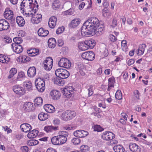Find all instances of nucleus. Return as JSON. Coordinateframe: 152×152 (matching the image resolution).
<instances>
[{
  "label": "nucleus",
  "instance_id": "f257e3e1",
  "mask_svg": "<svg viewBox=\"0 0 152 152\" xmlns=\"http://www.w3.org/2000/svg\"><path fill=\"white\" fill-rule=\"evenodd\" d=\"M104 30L103 25H99V21L97 18L92 17L83 24L81 29V34L83 36L87 35H93L97 33L101 34Z\"/></svg>",
  "mask_w": 152,
  "mask_h": 152
},
{
  "label": "nucleus",
  "instance_id": "f03ea898",
  "mask_svg": "<svg viewBox=\"0 0 152 152\" xmlns=\"http://www.w3.org/2000/svg\"><path fill=\"white\" fill-rule=\"evenodd\" d=\"M80 42L82 43L79 45V49L82 51L86 50L89 48L92 49L96 45L95 41L92 39Z\"/></svg>",
  "mask_w": 152,
  "mask_h": 152
},
{
  "label": "nucleus",
  "instance_id": "7ed1b4c3",
  "mask_svg": "<svg viewBox=\"0 0 152 152\" xmlns=\"http://www.w3.org/2000/svg\"><path fill=\"white\" fill-rule=\"evenodd\" d=\"M76 115V113L74 111L69 110L64 112L61 114V117L64 121H68L73 118Z\"/></svg>",
  "mask_w": 152,
  "mask_h": 152
},
{
  "label": "nucleus",
  "instance_id": "20e7f679",
  "mask_svg": "<svg viewBox=\"0 0 152 152\" xmlns=\"http://www.w3.org/2000/svg\"><path fill=\"white\" fill-rule=\"evenodd\" d=\"M82 58L89 61H92L95 58L94 53L91 51H87L83 53L82 55Z\"/></svg>",
  "mask_w": 152,
  "mask_h": 152
},
{
  "label": "nucleus",
  "instance_id": "39448f33",
  "mask_svg": "<svg viewBox=\"0 0 152 152\" xmlns=\"http://www.w3.org/2000/svg\"><path fill=\"white\" fill-rule=\"evenodd\" d=\"M12 89L15 93L19 95H22L26 92L25 89L19 85H16L13 86Z\"/></svg>",
  "mask_w": 152,
  "mask_h": 152
},
{
  "label": "nucleus",
  "instance_id": "423d86ee",
  "mask_svg": "<svg viewBox=\"0 0 152 152\" xmlns=\"http://www.w3.org/2000/svg\"><path fill=\"white\" fill-rule=\"evenodd\" d=\"M9 23L4 19H0V31H7L10 28Z\"/></svg>",
  "mask_w": 152,
  "mask_h": 152
},
{
  "label": "nucleus",
  "instance_id": "0eeeda50",
  "mask_svg": "<svg viewBox=\"0 0 152 152\" xmlns=\"http://www.w3.org/2000/svg\"><path fill=\"white\" fill-rule=\"evenodd\" d=\"M115 134L110 132H105L103 133L102 137L103 139L106 140H109L113 139L115 137Z\"/></svg>",
  "mask_w": 152,
  "mask_h": 152
},
{
  "label": "nucleus",
  "instance_id": "6e6552de",
  "mask_svg": "<svg viewBox=\"0 0 152 152\" xmlns=\"http://www.w3.org/2000/svg\"><path fill=\"white\" fill-rule=\"evenodd\" d=\"M88 134V132L83 130H78L74 132V135L78 137H84L86 136Z\"/></svg>",
  "mask_w": 152,
  "mask_h": 152
},
{
  "label": "nucleus",
  "instance_id": "1a4fd4ad",
  "mask_svg": "<svg viewBox=\"0 0 152 152\" xmlns=\"http://www.w3.org/2000/svg\"><path fill=\"white\" fill-rule=\"evenodd\" d=\"M11 46L13 51L17 54L20 53L23 51V47L20 45L12 44Z\"/></svg>",
  "mask_w": 152,
  "mask_h": 152
},
{
  "label": "nucleus",
  "instance_id": "9d476101",
  "mask_svg": "<svg viewBox=\"0 0 152 152\" xmlns=\"http://www.w3.org/2000/svg\"><path fill=\"white\" fill-rule=\"evenodd\" d=\"M130 150L132 152H141V148L136 144L130 143L129 145Z\"/></svg>",
  "mask_w": 152,
  "mask_h": 152
},
{
  "label": "nucleus",
  "instance_id": "9b49d317",
  "mask_svg": "<svg viewBox=\"0 0 152 152\" xmlns=\"http://www.w3.org/2000/svg\"><path fill=\"white\" fill-rule=\"evenodd\" d=\"M23 108L25 111L28 112L35 109L33 104L30 102L25 103L23 105Z\"/></svg>",
  "mask_w": 152,
  "mask_h": 152
},
{
  "label": "nucleus",
  "instance_id": "f8f14e48",
  "mask_svg": "<svg viewBox=\"0 0 152 152\" xmlns=\"http://www.w3.org/2000/svg\"><path fill=\"white\" fill-rule=\"evenodd\" d=\"M50 95L53 99L57 100L59 99L61 94L59 91L53 90L50 92Z\"/></svg>",
  "mask_w": 152,
  "mask_h": 152
},
{
  "label": "nucleus",
  "instance_id": "ddd939ff",
  "mask_svg": "<svg viewBox=\"0 0 152 152\" xmlns=\"http://www.w3.org/2000/svg\"><path fill=\"white\" fill-rule=\"evenodd\" d=\"M20 128L22 131L25 132H27L30 131L32 129L31 126L27 123L22 124L20 126Z\"/></svg>",
  "mask_w": 152,
  "mask_h": 152
},
{
  "label": "nucleus",
  "instance_id": "4468645a",
  "mask_svg": "<svg viewBox=\"0 0 152 152\" xmlns=\"http://www.w3.org/2000/svg\"><path fill=\"white\" fill-rule=\"evenodd\" d=\"M4 18L8 20L11 19L13 17V13L12 10L9 9H6L4 13Z\"/></svg>",
  "mask_w": 152,
  "mask_h": 152
},
{
  "label": "nucleus",
  "instance_id": "2eb2a0df",
  "mask_svg": "<svg viewBox=\"0 0 152 152\" xmlns=\"http://www.w3.org/2000/svg\"><path fill=\"white\" fill-rule=\"evenodd\" d=\"M36 74V70L35 68L34 67H30L27 71V74L28 76L32 77L34 76Z\"/></svg>",
  "mask_w": 152,
  "mask_h": 152
},
{
  "label": "nucleus",
  "instance_id": "dca6fc26",
  "mask_svg": "<svg viewBox=\"0 0 152 152\" xmlns=\"http://www.w3.org/2000/svg\"><path fill=\"white\" fill-rule=\"evenodd\" d=\"M49 34L48 30L42 27L39 28L38 31V35L41 37H45L47 36Z\"/></svg>",
  "mask_w": 152,
  "mask_h": 152
},
{
  "label": "nucleus",
  "instance_id": "f3484780",
  "mask_svg": "<svg viewBox=\"0 0 152 152\" xmlns=\"http://www.w3.org/2000/svg\"><path fill=\"white\" fill-rule=\"evenodd\" d=\"M45 64H47L48 65L49 70H51L52 68L53 64V60L51 57H47L43 62Z\"/></svg>",
  "mask_w": 152,
  "mask_h": 152
},
{
  "label": "nucleus",
  "instance_id": "a211bd4d",
  "mask_svg": "<svg viewBox=\"0 0 152 152\" xmlns=\"http://www.w3.org/2000/svg\"><path fill=\"white\" fill-rule=\"evenodd\" d=\"M44 108L47 112L50 113H53L55 110V107L51 104H45L44 106Z\"/></svg>",
  "mask_w": 152,
  "mask_h": 152
},
{
  "label": "nucleus",
  "instance_id": "6ab92c4d",
  "mask_svg": "<svg viewBox=\"0 0 152 152\" xmlns=\"http://www.w3.org/2000/svg\"><path fill=\"white\" fill-rule=\"evenodd\" d=\"M42 15L40 14H37V15H34L33 16L31 21L33 23L36 24L39 23L41 20Z\"/></svg>",
  "mask_w": 152,
  "mask_h": 152
},
{
  "label": "nucleus",
  "instance_id": "aec40b11",
  "mask_svg": "<svg viewBox=\"0 0 152 152\" xmlns=\"http://www.w3.org/2000/svg\"><path fill=\"white\" fill-rule=\"evenodd\" d=\"M31 58L29 57L26 56H20L17 59L18 61H21L22 63H25L30 61Z\"/></svg>",
  "mask_w": 152,
  "mask_h": 152
},
{
  "label": "nucleus",
  "instance_id": "412c9836",
  "mask_svg": "<svg viewBox=\"0 0 152 152\" xmlns=\"http://www.w3.org/2000/svg\"><path fill=\"white\" fill-rule=\"evenodd\" d=\"M39 131L37 130L34 129L29 132L27 134V137L29 138H34L37 136Z\"/></svg>",
  "mask_w": 152,
  "mask_h": 152
},
{
  "label": "nucleus",
  "instance_id": "4be33fe9",
  "mask_svg": "<svg viewBox=\"0 0 152 152\" xmlns=\"http://www.w3.org/2000/svg\"><path fill=\"white\" fill-rule=\"evenodd\" d=\"M16 21L19 26H23L25 24V20L21 16H18L16 17Z\"/></svg>",
  "mask_w": 152,
  "mask_h": 152
},
{
  "label": "nucleus",
  "instance_id": "5701e85b",
  "mask_svg": "<svg viewBox=\"0 0 152 152\" xmlns=\"http://www.w3.org/2000/svg\"><path fill=\"white\" fill-rule=\"evenodd\" d=\"M80 21L79 18L74 19L70 24V27L72 28L76 27L80 23Z\"/></svg>",
  "mask_w": 152,
  "mask_h": 152
},
{
  "label": "nucleus",
  "instance_id": "b1692460",
  "mask_svg": "<svg viewBox=\"0 0 152 152\" xmlns=\"http://www.w3.org/2000/svg\"><path fill=\"white\" fill-rule=\"evenodd\" d=\"M56 45V42L55 39L53 38H50L48 41V45L49 48H54Z\"/></svg>",
  "mask_w": 152,
  "mask_h": 152
},
{
  "label": "nucleus",
  "instance_id": "393cba45",
  "mask_svg": "<svg viewBox=\"0 0 152 152\" xmlns=\"http://www.w3.org/2000/svg\"><path fill=\"white\" fill-rule=\"evenodd\" d=\"M58 126H46L44 127V130L47 132H52L53 131H56L58 129Z\"/></svg>",
  "mask_w": 152,
  "mask_h": 152
},
{
  "label": "nucleus",
  "instance_id": "a878e982",
  "mask_svg": "<svg viewBox=\"0 0 152 152\" xmlns=\"http://www.w3.org/2000/svg\"><path fill=\"white\" fill-rule=\"evenodd\" d=\"M146 47V45L144 44H142L139 45L137 53L138 55L141 56L143 54Z\"/></svg>",
  "mask_w": 152,
  "mask_h": 152
},
{
  "label": "nucleus",
  "instance_id": "bb28decb",
  "mask_svg": "<svg viewBox=\"0 0 152 152\" xmlns=\"http://www.w3.org/2000/svg\"><path fill=\"white\" fill-rule=\"evenodd\" d=\"M49 116L47 113L43 112L40 113L38 115V118L39 119L42 121H45L49 118Z\"/></svg>",
  "mask_w": 152,
  "mask_h": 152
},
{
  "label": "nucleus",
  "instance_id": "cd10ccee",
  "mask_svg": "<svg viewBox=\"0 0 152 152\" xmlns=\"http://www.w3.org/2000/svg\"><path fill=\"white\" fill-rule=\"evenodd\" d=\"M54 83L59 86H63L65 83L64 79L59 77H56L54 81Z\"/></svg>",
  "mask_w": 152,
  "mask_h": 152
},
{
  "label": "nucleus",
  "instance_id": "c85d7f7f",
  "mask_svg": "<svg viewBox=\"0 0 152 152\" xmlns=\"http://www.w3.org/2000/svg\"><path fill=\"white\" fill-rule=\"evenodd\" d=\"M60 138L58 136H54L51 139V142L54 145H60Z\"/></svg>",
  "mask_w": 152,
  "mask_h": 152
},
{
  "label": "nucleus",
  "instance_id": "c756f323",
  "mask_svg": "<svg viewBox=\"0 0 152 152\" xmlns=\"http://www.w3.org/2000/svg\"><path fill=\"white\" fill-rule=\"evenodd\" d=\"M47 79V78L44 79L38 78L35 81V85H39L42 84H45V81Z\"/></svg>",
  "mask_w": 152,
  "mask_h": 152
},
{
  "label": "nucleus",
  "instance_id": "7c9ffc66",
  "mask_svg": "<svg viewBox=\"0 0 152 152\" xmlns=\"http://www.w3.org/2000/svg\"><path fill=\"white\" fill-rule=\"evenodd\" d=\"M113 150L115 152H124L125 149L121 145H118L116 146H114Z\"/></svg>",
  "mask_w": 152,
  "mask_h": 152
},
{
  "label": "nucleus",
  "instance_id": "2f4dec72",
  "mask_svg": "<svg viewBox=\"0 0 152 152\" xmlns=\"http://www.w3.org/2000/svg\"><path fill=\"white\" fill-rule=\"evenodd\" d=\"M34 102L37 106L40 107L42 104L43 99L40 97H38L35 99Z\"/></svg>",
  "mask_w": 152,
  "mask_h": 152
},
{
  "label": "nucleus",
  "instance_id": "473e14b6",
  "mask_svg": "<svg viewBox=\"0 0 152 152\" xmlns=\"http://www.w3.org/2000/svg\"><path fill=\"white\" fill-rule=\"evenodd\" d=\"M62 73L59 77L63 79L67 78L69 75V72L65 69H64L63 72H62Z\"/></svg>",
  "mask_w": 152,
  "mask_h": 152
},
{
  "label": "nucleus",
  "instance_id": "72a5a7b5",
  "mask_svg": "<svg viewBox=\"0 0 152 152\" xmlns=\"http://www.w3.org/2000/svg\"><path fill=\"white\" fill-rule=\"evenodd\" d=\"M38 143V141L37 140H31L27 141V144L29 146H33L37 145Z\"/></svg>",
  "mask_w": 152,
  "mask_h": 152
},
{
  "label": "nucleus",
  "instance_id": "f704fd0d",
  "mask_svg": "<svg viewBox=\"0 0 152 152\" xmlns=\"http://www.w3.org/2000/svg\"><path fill=\"white\" fill-rule=\"evenodd\" d=\"M17 72V69L15 68H12L10 71V75L8 76L9 79H10Z\"/></svg>",
  "mask_w": 152,
  "mask_h": 152
},
{
  "label": "nucleus",
  "instance_id": "c9c22d12",
  "mask_svg": "<svg viewBox=\"0 0 152 152\" xmlns=\"http://www.w3.org/2000/svg\"><path fill=\"white\" fill-rule=\"evenodd\" d=\"M23 85L25 86L28 91L32 90V85L30 81H26L23 83Z\"/></svg>",
  "mask_w": 152,
  "mask_h": 152
},
{
  "label": "nucleus",
  "instance_id": "e433bc0d",
  "mask_svg": "<svg viewBox=\"0 0 152 152\" xmlns=\"http://www.w3.org/2000/svg\"><path fill=\"white\" fill-rule=\"evenodd\" d=\"M13 41L14 43L12 44H15L17 45L23 42V39L21 37H16L13 39Z\"/></svg>",
  "mask_w": 152,
  "mask_h": 152
},
{
  "label": "nucleus",
  "instance_id": "4c0bfd02",
  "mask_svg": "<svg viewBox=\"0 0 152 152\" xmlns=\"http://www.w3.org/2000/svg\"><path fill=\"white\" fill-rule=\"evenodd\" d=\"M38 5L36 0H35L34 2L31 5H29V7L32 10H38Z\"/></svg>",
  "mask_w": 152,
  "mask_h": 152
},
{
  "label": "nucleus",
  "instance_id": "58836bf2",
  "mask_svg": "<svg viewBox=\"0 0 152 152\" xmlns=\"http://www.w3.org/2000/svg\"><path fill=\"white\" fill-rule=\"evenodd\" d=\"M108 86H111L112 87H114V84L115 82V79L113 77H112L109 78Z\"/></svg>",
  "mask_w": 152,
  "mask_h": 152
},
{
  "label": "nucleus",
  "instance_id": "ea45409f",
  "mask_svg": "<svg viewBox=\"0 0 152 152\" xmlns=\"http://www.w3.org/2000/svg\"><path fill=\"white\" fill-rule=\"evenodd\" d=\"M80 148V152H87L89 150V147L85 145L81 146Z\"/></svg>",
  "mask_w": 152,
  "mask_h": 152
},
{
  "label": "nucleus",
  "instance_id": "a19ab883",
  "mask_svg": "<svg viewBox=\"0 0 152 152\" xmlns=\"http://www.w3.org/2000/svg\"><path fill=\"white\" fill-rule=\"evenodd\" d=\"M35 86L37 90L39 92H42L45 89V84H42L39 85H36Z\"/></svg>",
  "mask_w": 152,
  "mask_h": 152
},
{
  "label": "nucleus",
  "instance_id": "79ce46f5",
  "mask_svg": "<svg viewBox=\"0 0 152 152\" xmlns=\"http://www.w3.org/2000/svg\"><path fill=\"white\" fill-rule=\"evenodd\" d=\"M61 4L59 1L58 0L55 1L52 5V7L55 9L58 8L60 6Z\"/></svg>",
  "mask_w": 152,
  "mask_h": 152
},
{
  "label": "nucleus",
  "instance_id": "37998d69",
  "mask_svg": "<svg viewBox=\"0 0 152 152\" xmlns=\"http://www.w3.org/2000/svg\"><path fill=\"white\" fill-rule=\"evenodd\" d=\"M58 134V137L60 139H61V137H67L69 135L68 133L67 132L65 131H60L59 132Z\"/></svg>",
  "mask_w": 152,
  "mask_h": 152
},
{
  "label": "nucleus",
  "instance_id": "c03bdc74",
  "mask_svg": "<svg viewBox=\"0 0 152 152\" xmlns=\"http://www.w3.org/2000/svg\"><path fill=\"white\" fill-rule=\"evenodd\" d=\"M31 51V50H27V53H28V54L29 55L33 53L34 54L32 56H36L39 53V50L38 49H33V51L32 52L29 53V52H30Z\"/></svg>",
  "mask_w": 152,
  "mask_h": 152
},
{
  "label": "nucleus",
  "instance_id": "a18cd8bd",
  "mask_svg": "<svg viewBox=\"0 0 152 152\" xmlns=\"http://www.w3.org/2000/svg\"><path fill=\"white\" fill-rule=\"evenodd\" d=\"M74 11L73 9L70 8L64 12V14L66 15H71L74 14Z\"/></svg>",
  "mask_w": 152,
  "mask_h": 152
},
{
  "label": "nucleus",
  "instance_id": "49530a36",
  "mask_svg": "<svg viewBox=\"0 0 152 152\" xmlns=\"http://www.w3.org/2000/svg\"><path fill=\"white\" fill-rule=\"evenodd\" d=\"M65 69H57L55 72V74L57 77H60L62 72H63Z\"/></svg>",
  "mask_w": 152,
  "mask_h": 152
},
{
  "label": "nucleus",
  "instance_id": "de8ad7c7",
  "mask_svg": "<svg viewBox=\"0 0 152 152\" xmlns=\"http://www.w3.org/2000/svg\"><path fill=\"white\" fill-rule=\"evenodd\" d=\"M71 66V63L70 61L66 58L64 67L66 69H69Z\"/></svg>",
  "mask_w": 152,
  "mask_h": 152
},
{
  "label": "nucleus",
  "instance_id": "09e8293b",
  "mask_svg": "<svg viewBox=\"0 0 152 152\" xmlns=\"http://www.w3.org/2000/svg\"><path fill=\"white\" fill-rule=\"evenodd\" d=\"M115 98L117 99H121L122 97V93L121 91L118 90L115 94Z\"/></svg>",
  "mask_w": 152,
  "mask_h": 152
},
{
  "label": "nucleus",
  "instance_id": "8fccbe9b",
  "mask_svg": "<svg viewBox=\"0 0 152 152\" xmlns=\"http://www.w3.org/2000/svg\"><path fill=\"white\" fill-rule=\"evenodd\" d=\"M71 141L75 145H77L80 143V140L79 137H77L73 138Z\"/></svg>",
  "mask_w": 152,
  "mask_h": 152
},
{
  "label": "nucleus",
  "instance_id": "3c124183",
  "mask_svg": "<svg viewBox=\"0 0 152 152\" xmlns=\"http://www.w3.org/2000/svg\"><path fill=\"white\" fill-rule=\"evenodd\" d=\"M66 58H62L60 59V61L58 62V65L60 67H64V66Z\"/></svg>",
  "mask_w": 152,
  "mask_h": 152
},
{
  "label": "nucleus",
  "instance_id": "603ef678",
  "mask_svg": "<svg viewBox=\"0 0 152 152\" xmlns=\"http://www.w3.org/2000/svg\"><path fill=\"white\" fill-rule=\"evenodd\" d=\"M94 130L98 132L103 130V128L99 125H96L94 126Z\"/></svg>",
  "mask_w": 152,
  "mask_h": 152
},
{
  "label": "nucleus",
  "instance_id": "864d4df0",
  "mask_svg": "<svg viewBox=\"0 0 152 152\" xmlns=\"http://www.w3.org/2000/svg\"><path fill=\"white\" fill-rule=\"evenodd\" d=\"M88 87V96L90 97L93 94V86L92 85H90L87 86Z\"/></svg>",
  "mask_w": 152,
  "mask_h": 152
},
{
  "label": "nucleus",
  "instance_id": "5fc2aeb1",
  "mask_svg": "<svg viewBox=\"0 0 152 152\" xmlns=\"http://www.w3.org/2000/svg\"><path fill=\"white\" fill-rule=\"evenodd\" d=\"M74 90V88L72 86H68L66 88H65L63 90L64 92H73Z\"/></svg>",
  "mask_w": 152,
  "mask_h": 152
},
{
  "label": "nucleus",
  "instance_id": "6e6d98bb",
  "mask_svg": "<svg viewBox=\"0 0 152 152\" xmlns=\"http://www.w3.org/2000/svg\"><path fill=\"white\" fill-rule=\"evenodd\" d=\"M26 0H23L21 3L20 4V8L21 9V10L22 9H23L24 7H26L28 5L29 6L28 4V2H25Z\"/></svg>",
  "mask_w": 152,
  "mask_h": 152
},
{
  "label": "nucleus",
  "instance_id": "4d7b16f0",
  "mask_svg": "<svg viewBox=\"0 0 152 152\" xmlns=\"http://www.w3.org/2000/svg\"><path fill=\"white\" fill-rule=\"evenodd\" d=\"M133 94H134V96L136 98L138 99H140V94L138 90H134L133 92Z\"/></svg>",
  "mask_w": 152,
  "mask_h": 152
},
{
  "label": "nucleus",
  "instance_id": "13d9d810",
  "mask_svg": "<svg viewBox=\"0 0 152 152\" xmlns=\"http://www.w3.org/2000/svg\"><path fill=\"white\" fill-rule=\"evenodd\" d=\"M57 20L56 18L54 16H53L50 18L48 22H52L53 23H54L56 24Z\"/></svg>",
  "mask_w": 152,
  "mask_h": 152
},
{
  "label": "nucleus",
  "instance_id": "bf43d9fd",
  "mask_svg": "<svg viewBox=\"0 0 152 152\" xmlns=\"http://www.w3.org/2000/svg\"><path fill=\"white\" fill-rule=\"evenodd\" d=\"M25 76L24 73L22 72H20L18 73V75L17 77V79L20 80V79L23 77Z\"/></svg>",
  "mask_w": 152,
  "mask_h": 152
},
{
  "label": "nucleus",
  "instance_id": "052dcab7",
  "mask_svg": "<svg viewBox=\"0 0 152 152\" xmlns=\"http://www.w3.org/2000/svg\"><path fill=\"white\" fill-rule=\"evenodd\" d=\"M4 39L5 43H10L12 42V39L8 37H5Z\"/></svg>",
  "mask_w": 152,
  "mask_h": 152
},
{
  "label": "nucleus",
  "instance_id": "680f3d73",
  "mask_svg": "<svg viewBox=\"0 0 152 152\" xmlns=\"http://www.w3.org/2000/svg\"><path fill=\"white\" fill-rule=\"evenodd\" d=\"M67 140V137H61V139H59L60 141V144L62 145L66 142Z\"/></svg>",
  "mask_w": 152,
  "mask_h": 152
},
{
  "label": "nucleus",
  "instance_id": "e2e57ef3",
  "mask_svg": "<svg viewBox=\"0 0 152 152\" xmlns=\"http://www.w3.org/2000/svg\"><path fill=\"white\" fill-rule=\"evenodd\" d=\"M63 95L67 98H69L72 96V95L71 92H64Z\"/></svg>",
  "mask_w": 152,
  "mask_h": 152
},
{
  "label": "nucleus",
  "instance_id": "0e129e2a",
  "mask_svg": "<svg viewBox=\"0 0 152 152\" xmlns=\"http://www.w3.org/2000/svg\"><path fill=\"white\" fill-rule=\"evenodd\" d=\"M20 149L22 152H28L29 149L27 146H24L21 147Z\"/></svg>",
  "mask_w": 152,
  "mask_h": 152
},
{
  "label": "nucleus",
  "instance_id": "69168bd1",
  "mask_svg": "<svg viewBox=\"0 0 152 152\" xmlns=\"http://www.w3.org/2000/svg\"><path fill=\"white\" fill-rule=\"evenodd\" d=\"M117 24V21L116 19L113 18L112 21V25H111V26L113 28H114L116 26Z\"/></svg>",
  "mask_w": 152,
  "mask_h": 152
},
{
  "label": "nucleus",
  "instance_id": "338daca9",
  "mask_svg": "<svg viewBox=\"0 0 152 152\" xmlns=\"http://www.w3.org/2000/svg\"><path fill=\"white\" fill-rule=\"evenodd\" d=\"M63 30H62L61 28L59 27L56 30V33L57 34H59L61 33H62L64 30V28L63 27Z\"/></svg>",
  "mask_w": 152,
  "mask_h": 152
},
{
  "label": "nucleus",
  "instance_id": "774afa93",
  "mask_svg": "<svg viewBox=\"0 0 152 152\" xmlns=\"http://www.w3.org/2000/svg\"><path fill=\"white\" fill-rule=\"evenodd\" d=\"M109 38L110 40L113 42H115L116 40L117 39L115 37L114 35L112 34H110V35Z\"/></svg>",
  "mask_w": 152,
  "mask_h": 152
}]
</instances>
